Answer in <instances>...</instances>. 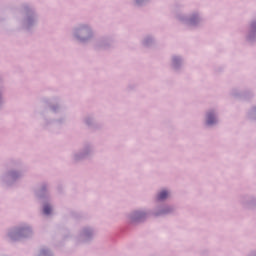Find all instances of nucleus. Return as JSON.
<instances>
[{
  "label": "nucleus",
  "instance_id": "f03ea898",
  "mask_svg": "<svg viewBox=\"0 0 256 256\" xmlns=\"http://www.w3.org/2000/svg\"><path fill=\"white\" fill-rule=\"evenodd\" d=\"M213 123H215V117H213L212 114H208L207 124L208 125H213Z\"/></svg>",
  "mask_w": 256,
  "mask_h": 256
},
{
  "label": "nucleus",
  "instance_id": "7ed1b4c3",
  "mask_svg": "<svg viewBox=\"0 0 256 256\" xmlns=\"http://www.w3.org/2000/svg\"><path fill=\"white\" fill-rule=\"evenodd\" d=\"M43 211H44L45 215H49L51 213V206H49V205L44 206Z\"/></svg>",
  "mask_w": 256,
  "mask_h": 256
},
{
  "label": "nucleus",
  "instance_id": "f257e3e1",
  "mask_svg": "<svg viewBox=\"0 0 256 256\" xmlns=\"http://www.w3.org/2000/svg\"><path fill=\"white\" fill-rule=\"evenodd\" d=\"M167 197H169V193L165 190L161 191L159 194H158V200L159 201H163V199H167Z\"/></svg>",
  "mask_w": 256,
  "mask_h": 256
}]
</instances>
